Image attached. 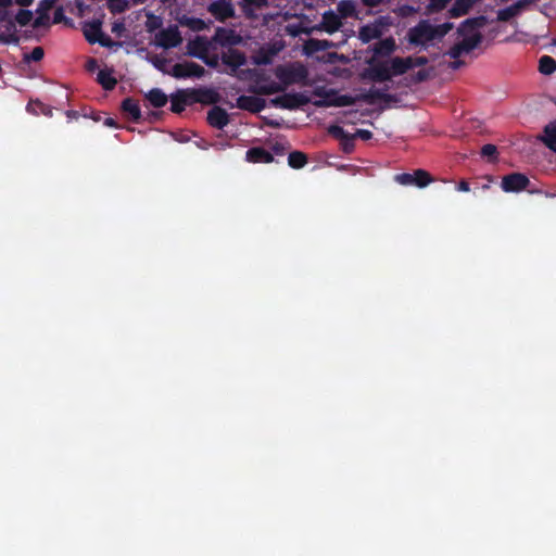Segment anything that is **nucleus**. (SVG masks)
I'll return each instance as SVG.
<instances>
[{
  "label": "nucleus",
  "instance_id": "4",
  "mask_svg": "<svg viewBox=\"0 0 556 556\" xmlns=\"http://www.w3.org/2000/svg\"><path fill=\"white\" fill-rule=\"evenodd\" d=\"M391 26V21L389 17L381 16L363 26L359 29L358 37L363 42H369L374 39L380 38Z\"/></svg>",
  "mask_w": 556,
  "mask_h": 556
},
{
  "label": "nucleus",
  "instance_id": "41",
  "mask_svg": "<svg viewBox=\"0 0 556 556\" xmlns=\"http://www.w3.org/2000/svg\"><path fill=\"white\" fill-rule=\"evenodd\" d=\"M353 139H354V136L350 135L348 136V138H344L341 142H342V147H343V150L345 152H351L352 149H353Z\"/></svg>",
  "mask_w": 556,
  "mask_h": 556
},
{
  "label": "nucleus",
  "instance_id": "23",
  "mask_svg": "<svg viewBox=\"0 0 556 556\" xmlns=\"http://www.w3.org/2000/svg\"><path fill=\"white\" fill-rule=\"evenodd\" d=\"M98 81L108 90L113 89L116 85V78L113 77L112 72L109 70H101L98 73Z\"/></svg>",
  "mask_w": 556,
  "mask_h": 556
},
{
  "label": "nucleus",
  "instance_id": "1",
  "mask_svg": "<svg viewBox=\"0 0 556 556\" xmlns=\"http://www.w3.org/2000/svg\"><path fill=\"white\" fill-rule=\"evenodd\" d=\"M307 70L300 63H292L288 65H279L275 68V76L278 81L269 80L261 76L257 78L258 92L263 94H273L285 91L288 86L303 83L307 78Z\"/></svg>",
  "mask_w": 556,
  "mask_h": 556
},
{
  "label": "nucleus",
  "instance_id": "10",
  "mask_svg": "<svg viewBox=\"0 0 556 556\" xmlns=\"http://www.w3.org/2000/svg\"><path fill=\"white\" fill-rule=\"evenodd\" d=\"M528 185L529 179L525 175L515 173L503 177L501 187L505 192H519Z\"/></svg>",
  "mask_w": 556,
  "mask_h": 556
},
{
  "label": "nucleus",
  "instance_id": "43",
  "mask_svg": "<svg viewBox=\"0 0 556 556\" xmlns=\"http://www.w3.org/2000/svg\"><path fill=\"white\" fill-rule=\"evenodd\" d=\"M98 43H100L103 47H112L114 43L113 41L106 37L104 34L100 37V40H98Z\"/></svg>",
  "mask_w": 556,
  "mask_h": 556
},
{
  "label": "nucleus",
  "instance_id": "38",
  "mask_svg": "<svg viewBox=\"0 0 556 556\" xmlns=\"http://www.w3.org/2000/svg\"><path fill=\"white\" fill-rule=\"evenodd\" d=\"M481 154L484 157L494 159L496 155V147L493 144H485L481 149Z\"/></svg>",
  "mask_w": 556,
  "mask_h": 556
},
{
  "label": "nucleus",
  "instance_id": "39",
  "mask_svg": "<svg viewBox=\"0 0 556 556\" xmlns=\"http://www.w3.org/2000/svg\"><path fill=\"white\" fill-rule=\"evenodd\" d=\"M401 16H406L416 12L415 8L409 5L400 7L395 11Z\"/></svg>",
  "mask_w": 556,
  "mask_h": 556
},
{
  "label": "nucleus",
  "instance_id": "37",
  "mask_svg": "<svg viewBox=\"0 0 556 556\" xmlns=\"http://www.w3.org/2000/svg\"><path fill=\"white\" fill-rule=\"evenodd\" d=\"M329 42L326 40H309L307 43V48H311L313 50H324L329 47Z\"/></svg>",
  "mask_w": 556,
  "mask_h": 556
},
{
  "label": "nucleus",
  "instance_id": "12",
  "mask_svg": "<svg viewBox=\"0 0 556 556\" xmlns=\"http://www.w3.org/2000/svg\"><path fill=\"white\" fill-rule=\"evenodd\" d=\"M530 3L531 0H519L505 9L498 10L497 20L502 22H507L510 18L520 14Z\"/></svg>",
  "mask_w": 556,
  "mask_h": 556
},
{
  "label": "nucleus",
  "instance_id": "31",
  "mask_svg": "<svg viewBox=\"0 0 556 556\" xmlns=\"http://www.w3.org/2000/svg\"><path fill=\"white\" fill-rule=\"evenodd\" d=\"M129 7L127 0H108V8L112 13H122Z\"/></svg>",
  "mask_w": 556,
  "mask_h": 556
},
{
  "label": "nucleus",
  "instance_id": "26",
  "mask_svg": "<svg viewBox=\"0 0 556 556\" xmlns=\"http://www.w3.org/2000/svg\"><path fill=\"white\" fill-rule=\"evenodd\" d=\"M539 70L544 75H549L556 70V62L553 58L544 55L540 59Z\"/></svg>",
  "mask_w": 556,
  "mask_h": 556
},
{
  "label": "nucleus",
  "instance_id": "13",
  "mask_svg": "<svg viewBox=\"0 0 556 556\" xmlns=\"http://www.w3.org/2000/svg\"><path fill=\"white\" fill-rule=\"evenodd\" d=\"M237 106L250 112H260L265 108V100L253 96H241L237 99Z\"/></svg>",
  "mask_w": 556,
  "mask_h": 556
},
{
  "label": "nucleus",
  "instance_id": "30",
  "mask_svg": "<svg viewBox=\"0 0 556 556\" xmlns=\"http://www.w3.org/2000/svg\"><path fill=\"white\" fill-rule=\"evenodd\" d=\"M123 110L134 119L140 117V109L134 100L126 99L123 102Z\"/></svg>",
  "mask_w": 556,
  "mask_h": 556
},
{
  "label": "nucleus",
  "instance_id": "49",
  "mask_svg": "<svg viewBox=\"0 0 556 556\" xmlns=\"http://www.w3.org/2000/svg\"><path fill=\"white\" fill-rule=\"evenodd\" d=\"M414 60V66H421L424 64H426L427 60L425 58H417V59H413Z\"/></svg>",
  "mask_w": 556,
  "mask_h": 556
},
{
  "label": "nucleus",
  "instance_id": "50",
  "mask_svg": "<svg viewBox=\"0 0 556 556\" xmlns=\"http://www.w3.org/2000/svg\"><path fill=\"white\" fill-rule=\"evenodd\" d=\"M14 1L22 7H28L33 3L34 0H14Z\"/></svg>",
  "mask_w": 556,
  "mask_h": 556
},
{
  "label": "nucleus",
  "instance_id": "19",
  "mask_svg": "<svg viewBox=\"0 0 556 556\" xmlns=\"http://www.w3.org/2000/svg\"><path fill=\"white\" fill-rule=\"evenodd\" d=\"M478 0H455L448 13L451 17H459L469 12Z\"/></svg>",
  "mask_w": 556,
  "mask_h": 556
},
{
  "label": "nucleus",
  "instance_id": "36",
  "mask_svg": "<svg viewBox=\"0 0 556 556\" xmlns=\"http://www.w3.org/2000/svg\"><path fill=\"white\" fill-rule=\"evenodd\" d=\"M377 76L380 80H387L392 77V74H391L390 68L388 67L387 63L380 65L377 68Z\"/></svg>",
  "mask_w": 556,
  "mask_h": 556
},
{
  "label": "nucleus",
  "instance_id": "35",
  "mask_svg": "<svg viewBox=\"0 0 556 556\" xmlns=\"http://www.w3.org/2000/svg\"><path fill=\"white\" fill-rule=\"evenodd\" d=\"M328 131L333 137L338 138L339 140H343L344 138H348L350 134H348L342 127L338 125H332L328 128Z\"/></svg>",
  "mask_w": 556,
  "mask_h": 556
},
{
  "label": "nucleus",
  "instance_id": "44",
  "mask_svg": "<svg viewBox=\"0 0 556 556\" xmlns=\"http://www.w3.org/2000/svg\"><path fill=\"white\" fill-rule=\"evenodd\" d=\"M270 62V58L266 55H258L255 58L256 64H267Z\"/></svg>",
  "mask_w": 556,
  "mask_h": 556
},
{
  "label": "nucleus",
  "instance_id": "22",
  "mask_svg": "<svg viewBox=\"0 0 556 556\" xmlns=\"http://www.w3.org/2000/svg\"><path fill=\"white\" fill-rule=\"evenodd\" d=\"M542 140L551 150L556 152V122L545 126Z\"/></svg>",
  "mask_w": 556,
  "mask_h": 556
},
{
  "label": "nucleus",
  "instance_id": "5",
  "mask_svg": "<svg viewBox=\"0 0 556 556\" xmlns=\"http://www.w3.org/2000/svg\"><path fill=\"white\" fill-rule=\"evenodd\" d=\"M394 180L402 186L415 185L419 188H424L432 181V178L426 170L418 169L414 174L405 173L395 175Z\"/></svg>",
  "mask_w": 556,
  "mask_h": 556
},
{
  "label": "nucleus",
  "instance_id": "40",
  "mask_svg": "<svg viewBox=\"0 0 556 556\" xmlns=\"http://www.w3.org/2000/svg\"><path fill=\"white\" fill-rule=\"evenodd\" d=\"M353 136L354 138H361L362 140H369L371 139L372 134L367 129H358Z\"/></svg>",
  "mask_w": 556,
  "mask_h": 556
},
{
  "label": "nucleus",
  "instance_id": "14",
  "mask_svg": "<svg viewBox=\"0 0 556 556\" xmlns=\"http://www.w3.org/2000/svg\"><path fill=\"white\" fill-rule=\"evenodd\" d=\"M387 65L390 68L392 76H396L402 75L409 68L414 67V60L413 58H394L387 62Z\"/></svg>",
  "mask_w": 556,
  "mask_h": 556
},
{
  "label": "nucleus",
  "instance_id": "32",
  "mask_svg": "<svg viewBox=\"0 0 556 556\" xmlns=\"http://www.w3.org/2000/svg\"><path fill=\"white\" fill-rule=\"evenodd\" d=\"M448 2H450V0H429L427 10L430 13L439 12V11L445 9L447 7Z\"/></svg>",
  "mask_w": 556,
  "mask_h": 556
},
{
  "label": "nucleus",
  "instance_id": "21",
  "mask_svg": "<svg viewBox=\"0 0 556 556\" xmlns=\"http://www.w3.org/2000/svg\"><path fill=\"white\" fill-rule=\"evenodd\" d=\"M273 0H242L241 5L244 13L252 16L256 11L262 10L270 4Z\"/></svg>",
  "mask_w": 556,
  "mask_h": 556
},
{
  "label": "nucleus",
  "instance_id": "27",
  "mask_svg": "<svg viewBox=\"0 0 556 556\" xmlns=\"http://www.w3.org/2000/svg\"><path fill=\"white\" fill-rule=\"evenodd\" d=\"M288 164L293 168H301L306 164V156L299 151H294L288 156Z\"/></svg>",
  "mask_w": 556,
  "mask_h": 556
},
{
  "label": "nucleus",
  "instance_id": "11",
  "mask_svg": "<svg viewBox=\"0 0 556 556\" xmlns=\"http://www.w3.org/2000/svg\"><path fill=\"white\" fill-rule=\"evenodd\" d=\"M214 41L222 46H236L242 38L232 29L219 27L215 31Z\"/></svg>",
  "mask_w": 556,
  "mask_h": 556
},
{
  "label": "nucleus",
  "instance_id": "46",
  "mask_svg": "<svg viewBox=\"0 0 556 556\" xmlns=\"http://www.w3.org/2000/svg\"><path fill=\"white\" fill-rule=\"evenodd\" d=\"M29 18V13L27 12H21L17 16V20L21 24H26Z\"/></svg>",
  "mask_w": 556,
  "mask_h": 556
},
{
  "label": "nucleus",
  "instance_id": "6",
  "mask_svg": "<svg viewBox=\"0 0 556 556\" xmlns=\"http://www.w3.org/2000/svg\"><path fill=\"white\" fill-rule=\"evenodd\" d=\"M182 38L177 27H168L160 30L155 35V43L164 49L175 48L179 46Z\"/></svg>",
  "mask_w": 556,
  "mask_h": 556
},
{
  "label": "nucleus",
  "instance_id": "47",
  "mask_svg": "<svg viewBox=\"0 0 556 556\" xmlns=\"http://www.w3.org/2000/svg\"><path fill=\"white\" fill-rule=\"evenodd\" d=\"M458 190L463 192H468L470 190L469 185L466 181H462L458 185Z\"/></svg>",
  "mask_w": 556,
  "mask_h": 556
},
{
  "label": "nucleus",
  "instance_id": "8",
  "mask_svg": "<svg viewBox=\"0 0 556 556\" xmlns=\"http://www.w3.org/2000/svg\"><path fill=\"white\" fill-rule=\"evenodd\" d=\"M207 11L219 22L235 16V8L229 0H216L210 3Z\"/></svg>",
  "mask_w": 556,
  "mask_h": 556
},
{
  "label": "nucleus",
  "instance_id": "7",
  "mask_svg": "<svg viewBox=\"0 0 556 556\" xmlns=\"http://www.w3.org/2000/svg\"><path fill=\"white\" fill-rule=\"evenodd\" d=\"M308 102V98L303 93H286L271 100L276 108L293 110Z\"/></svg>",
  "mask_w": 556,
  "mask_h": 556
},
{
  "label": "nucleus",
  "instance_id": "29",
  "mask_svg": "<svg viewBox=\"0 0 556 556\" xmlns=\"http://www.w3.org/2000/svg\"><path fill=\"white\" fill-rule=\"evenodd\" d=\"M338 11L342 17L352 16L355 13V4L351 0H341L338 3Z\"/></svg>",
  "mask_w": 556,
  "mask_h": 556
},
{
  "label": "nucleus",
  "instance_id": "55",
  "mask_svg": "<svg viewBox=\"0 0 556 556\" xmlns=\"http://www.w3.org/2000/svg\"><path fill=\"white\" fill-rule=\"evenodd\" d=\"M161 65V62H157V63H154V66H157Z\"/></svg>",
  "mask_w": 556,
  "mask_h": 556
},
{
  "label": "nucleus",
  "instance_id": "24",
  "mask_svg": "<svg viewBox=\"0 0 556 556\" xmlns=\"http://www.w3.org/2000/svg\"><path fill=\"white\" fill-rule=\"evenodd\" d=\"M147 97L151 104L155 108H162L167 102L166 94L160 89H152Z\"/></svg>",
  "mask_w": 556,
  "mask_h": 556
},
{
  "label": "nucleus",
  "instance_id": "28",
  "mask_svg": "<svg viewBox=\"0 0 556 556\" xmlns=\"http://www.w3.org/2000/svg\"><path fill=\"white\" fill-rule=\"evenodd\" d=\"M395 49V41L392 38H387L377 43L375 51L379 54H389Z\"/></svg>",
  "mask_w": 556,
  "mask_h": 556
},
{
  "label": "nucleus",
  "instance_id": "9",
  "mask_svg": "<svg viewBox=\"0 0 556 556\" xmlns=\"http://www.w3.org/2000/svg\"><path fill=\"white\" fill-rule=\"evenodd\" d=\"M205 70L197 63L175 64L170 75L175 78L202 77Z\"/></svg>",
  "mask_w": 556,
  "mask_h": 556
},
{
  "label": "nucleus",
  "instance_id": "17",
  "mask_svg": "<svg viewBox=\"0 0 556 556\" xmlns=\"http://www.w3.org/2000/svg\"><path fill=\"white\" fill-rule=\"evenodd\" d=\"M83 33L90 43L98 42V40H100V37L103 34L101 30V22L92 21L84 23Z\"/></svg>",
  "mask_w": 556,
  "mask_h": 556
},
{
  "label": "nucleus",
  "instance_id": "34",
  "mask_svg": "<svg viewBox=\"0 0 556 556\" xmlns=\"http://www.w3.org/2000/svg\"><path fill=\"white\" fill-rule=\"evenodd\" d=\"M43 58V49L41 47H36L33 49L30 53L24 54V61L25 62H38Z\"/></svg>",
  "mask_w": 556,
  "mask_h": 556
},
{
  "label": "nucleus",
  "instance_id": "20",
  "mask_svg": "<svg viewBox=\"0 0 556 556\" xmlns=\"http://www.w3.org/2000/svg\"><path fill=\"white\" fill-rule=\"evenodd\" d=\"M247 160L253 163H270L273 155L262 148H253L247 152Z\"/></svg>",
  "mask_w": 556,
  "mask_h": 556
},
{
  "label": "nucleus",
  "instance_id": "3",
  "mask_svg": "<svg viewBox=\"0 0 556 556\" xmlns=\"http://www.w3.org/2000/svg\"><path fill=\"white\" fill-rule=\"evenodd\" d=\"M452 28V23L434 25L422 20L407 31V40L410 45L426 49L441 41Z\"/></svg>",
  "mask_w": 556,
  "mask_h": 556
},
{
  "label": "nucleus",
  "instance_id": "15",
  "mask_svg": "<svg viewBox=\"0 0 556 556\" xmlns=\"http://www.w3.org/2000/svg\"><path fill=\"white\" fill-rule=\"evenodd\" d=\"M207 121L213 127L222 129L228 124L229 118L227 112L224 109L214 106L207 114Z\"/></svg>",
  "mask_w": 556,
  "mask_h": 556
},
{
  "label": "nucleus",
  "instance_id": "25",
  "mask_svg": "<svg viewBox=\"0 0 556 556\" xmlns=\"http://www.w3.org/2000/svg\"><path fill=\"white\" fill-rule=\"evenodd\" d=\"M223 59L226 64L235 67H239L245 63L243 54L235 50L229 51Z\"/></svg>",
  "mask_w": 556,
  "mask_h": 556
},
{
  "label": "nucleus",
  "instance_id": "45",
  "mask_svg": "<svg viewBox=\"0 0 556 556\" xmlns=\"http://www.w3.org/2000/svg\"><path fill=\"white\" fill-rule=\"evenodd\" d=\"M124 30V24L123 23H114L112 26V33L121 34Z\"/></svg>",
  "mask_w": 556,
  "mask_h": 556
},
{
  "label": "nucleus",
  "instance_id": "48",
  "mask_svg": "<svg viewBox=\"0 0 556 556\" xmlns=\"http://www.w3.org/2000/svg\"><path fill=\"white\" fill-rule=\"evenodd\" d=\"M98 67L96 60H89L87 62V68L88 71H94Z\"/></svg>",
  "mask_w": 556,
  "mask_h": 556
},
{
  "label": "nucleus",
  "instance_id": "18",
  "mask_svg": "<svg viewBox=\"0 0 556 556\" xmlns=\"http://www.w3.org/2000/svg\"><path fill=\"white\" fill-rule=\"evenodd\" d=\"M321 26L327 33L332 34L341 27V20L333 11H327L323 15Z\"/></svg>",
  "mask_w": 556,
  "mask_h": 556
},
{
  "label": "nucleus",
  "instance_id": "52",
  "mask_svg": "<svg viewBox=\"0 0 556 556\" xmlns=\"http://www.w3.org/2000/svg\"><path fill=\"white\" fill-rule=\"evenodd\" d=\"M104 124H105L106 126H114V121H113L112 118H106V119H105V122H104Z\"/></svg>",
  "mask_w": 556,
  "mask_h": 556
},
{
  "label": "nucleus",
  "instance_id": "53",
  "mask_svg": "<svg viewBox=\"0 0 556 556\" xmlns=\"http://www.w3.org/2000/svg\"><path fill=\"white\" fill-rule=\"evenodd\" d=\"M0 42H8V40L3 36H0Z\"/></svg>",
  "mask_w": 556,
  "mask_h": 556
},
{
  "label": "nucleus",
  "instance_id": "42",
  "mask_svg": "<svg viewBox=\"0 0 556 556\" xmlns=\"http://www.w3.org/2000/svg\"><path fill=\"white\" fill-rule=\"evenodd\" d=\"M364 5L375 8L388 3L390 0H362Z\"/></svg>",
  "mask_w": 556,
  "mask_h": 556
},
{
  "label": "nucleus",
  "instance_id": "33",
  "mask_svg": "<svg viewBox=\"0 0 556 556\" xmlns=\"http://www.w3.org/2000/svg\"><path fill=\"white\" fill-rule=\"evenodd\" d=\"M186 105V99L182 94H176L172 98V110L175 113H180Z\"/></svg>",
  "mask_w": 556,
  "mask_h": 556
},
{
  "label": "nucleus",
  "instance_id": "54",
  "mask_svg": "<svg viewBox=\"0 0 556 556\" xmlns=\"http://www.w3.org/2000/svg\"><path fill=\"white\" fill-rule=\"evenodd\" d=\"M161 65V62H157V63H154V66H157Z\"/></svg>",
  "mask_w": 556,
  "mask_h": 556
},
{
  "label": "nucleus",
  "instance_id": "16",
  "mask_svg": "<svg viewBox=\"0 0 556 556\" xmlns=\"http://www.w3.org/2000/svg\"><path fill=\"white\" fill-rule=\"evenodd\" d=\"M353 103V99L349 96H337L327 93L325 100L316 101L317 106H346Z\"/></svg>",
  "mask_w": 556,
  "mask_h": 556
},
{
  "label": "nucleus",
  "instance_id": "2",
  "mask_svg": "<svg viewBox=\"0 0 556 556\" xmlns=\"http://www.w3.org/2000/svg\"><path fill=\"white\" fill-rule=\"evenodd\" d=\"M486 24L483 16L468 18L460 24L457 29V38L454 46L451 48L448 54L452 59H458L465 53L478 47L481 41V28Z\"/></svg>",
  "mask_w": 556,
  "mask_h": 556
},
{
  "label": "nucleus",
  "instance_id": "51",
  "mask_svg": "<svg viewBox=\"0 0 556 556\" xmlns=\"http://www.w3.org/2000/svg\"><path fill=\"white\" fill-rule=\"evenodd\" d=\"M12 3V0H0V7L7 8Z\"/></svg>",
  "mask_w": 556,
  "mask_h": 556
}]
</instances>
